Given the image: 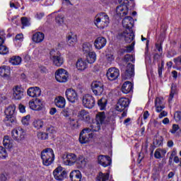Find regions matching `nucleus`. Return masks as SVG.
<instances>
[{
    "instance_id": "1",
    "label": "nucleus",
    "mask_w": 181,
    "mask_h": 181,
    "mask_svg": "<svg viewBox=\"0 0 181 181\" xmlns=\"http://www.w3.org/2000/svg\"><path fill=\"white\" fill-rule=\"evenodd\" d=\"M41 158L45 166H50L54 162V153L50 148H45L41 152Z\"/></svg>"
},
{
    "instance_id": "2",
    "label": "nucleus",
    "mask_w": 181,
    "mask_h": 181,
    "mask_svg": "<svg viewBox=\"0 0 181 181\" xmlns=\"http://www.w3.org/2000/svg\"><path fill=\"white\" fill-rule=\"evenodd\" d=\"M94 23L99 29H104L110 23V17L105 13H100L95 17Z\"/></svg>"
},
{
    "instance_id": "3",
    "label": "nucleus",
    "mask_w": 181,
    "mask_h": 181,
    "mask_svg": "<svg viewBox=\"0 0 181 181\" xmlns=\"http://www.w3.org/2000/svg\"><path fill=\"white\" fill-rule=\"evenodd\" d=\"M105 119V112H101L96 115V122L93 123L90 125L89 129L93 132H97L101 129V124Z\"/></svg>"
},
{
    "instance_id": "4",
    "label": "nucleus",
    "mask_w": 181,
    "mask_h": 181,
    "mask_svg": "<svg viewBox=\"0 0 181 181\" xmlns=\"http://www.w3.org/2000/svg\"><path fill=\"white\" fill-rule=\"evenodd\" d=\"M50 59L54 66L60 67L64 63V59L62 57V54L59 52L54 49H52L49 52Z\"/></svg>"
},
{
    "instance_id": "5",
    "label": "nucleus",
    "mask_w": 181,
    "mask_h": 181,
    "mask_svg": "<svg viewBox=\"0 0 181 181\" xmlns=\"http://www.w3.org/2000/svg\"><path fill=\"white\" fill-rule=\"evenodd\" d=\"M25 135H26V132L21 127H18L11 132L13 139L17 142H22L25 139Z\"/></svg>"
},
{
    "instance_id": "6",
    "label": "nucleus",
    "mask_w": 181,
    "mask_h": 181,
    "mask_svg": "<svg viewBox=\"0 0 181 181\" xmlns=\"http://www.w3.org/2000/svg\"><path fill=\"white\" fill-rule=\"evenodd\" d=\"M90 132H91L90 128L83 129L79 135V142L81 144H88V142H90V140L93 139V136H94V135Z\"/></svg>"
},
{
    "instance_id": "7",
    "label": "nucleus",
    "mask_w": 181,
    "mask_h": 181,
    "mask_svg": "<svg viewBox=\"0 0 181 181\" xmlns=\"http://www.w3.org/2000/svg\"><path fill=\"white\" fill-rule=\"evenodd\" d=\"M129 99L127 98H120L116 105L115 110L116 111H119V112H122V111H125L127 110L128 107H129Z\"/></svg>"
},
{
    "instance_id": "8",
    "label": "nucleus",
    "mask_w": 181,
    "mask_h": 181,
    "mask_svg": "<svg viewBox=\"0 0 181 181\" xmlns=\"http://www.w3.org/2000/svg\"><path fill=\"white\" fill-rule=\"evenodd\" d=\"M135 75V68L134 65L129 63L127 66L125 71L122 74V80H129V78H132Z\"/></svg>"
},
{
    "instance_id": "9",
    "label": "nucleus",
    "mask_w": 181,
    "mask_h": 181,
    "mask_svg": "<svg viewBox=\"0 0 181 181\" xmlns=\"http://www.w3.org/2000/svg\"><path fill=\"white\" fill-rule=\"evenodd\" d=\"M82 103L86 108L91 109L95 105V99L93 95L86 94L82 98Z\"/></svg>"
},
{
    "instance_id": "10",
    "label": "nucleus",
    "mask_w": 181,
    "mask_h": 181,
    "mask_svg": "<svg viewBox=\"0 0 181 181\" xmlns=\"http://www.w3.org/2000/svg\"><path fill=\"white\" fill-rule=\"evenodd\" d=\"M91 90L95 95H101L104 93V83L100 81H93L91 83Z\"/></svg>"
},
{
    "instance_id": "11",
    "label": "nucleus",
    "mask_w": 181,
    "mask_h": 181,
    "mask_svg": "<svg viewBox=\"0 0 181 181\" xmlns=\"http://www.w3.org/2000/svg\"><path fill=\"white\" fill-rule=\"evenodd\" d=\"M55 78L59 83H66L69 78L67 71L64 69H59L55 72Z\"/></svg>"
},
{
    "instance_id": "12",
    "label": "nucleus",
    "mask_w": 181,
    "mask_h": 181,
    "mask_svg": "<svg viewBox=\"0 0 181 181\" xmlns=\"http://www.w3.org/2000/svg\"><path fill=\"white\" fill-rule=\"evenodd\" d=\"M65 95L66 97V100L69 101V103H77L78 101V95H77V92L73 88H68L65 91Z\"/></svg>"
},
{
    "instance_id": "13",
    "label": "nucleus",
    "mask_w": 181,
    "mask_h": 181,
    "mask_svg": "<svg viewBox=\"0 0 181 181\" xmlns=\"http://www.w3.org/2000/svg\"><path fill=\"white\" fill-rule=\"evenodd\" d=\"M23 97H25V90L19 86H15L13 88V100L19 101Z\"/></svg>"
},
{
    "instance_id": "14",
    "label": "nucleus",
    "mask_w": 181,
    "mask_h": 181,
    "mask_svg": "<svg viewBox=\"0 0 181 181\" xmlns=\"http://www.w3.org/2000/svg\"><path fill=\"white\" fill-rule=\"evenodd\" d=\"M63 163L66 166H72L77 161V156L74 153H68L66 155H64L63 158Z\"/></svg>"
},
{
    "instance_id": "15",
    "label": "nucleus",
    "mask_w": 181,
    "mask_h": 181,
    "mask_svg": "<svg viewBox=\"0 0 181 181\" xmlns=\"http://www.w3.org/2000/svg\"><path fill=\"white\" fill-rule=\"evenodd\" d=\"M53 175L56 180L62 181L67 177V171L63 170L62 167H58L54 170Z\"/></svg>"
},
{
    "instance_id": "16",
    "label": "nucleus",
    "mask_w": 181,
    "mask_h": 181,
    "mask_svg": "<svg viewBox=\"0 0 181 181\" xmlns=\"http://www.w3.org/2000/svg\"><path fill=\"white\" fill-rule=\"evenodd\" d=\"M119 36L124 39L126 43H131V42L134 40V37H135V35H134V30H125L119 34Z\"/></svg>"
},
{
    "instance_id": "17",
    "label": "nucleus",
    "mask_w": 181,
    "mask_h": 181,
    "mask_svg": "<svg viewBox=\"0 0 181 181\" xmlns=\"http://www.w3.org/2000/svg\"><path fill=\"white\" fill-rule=\"evenodd\" d=\"M106 76L107 77V80H110V81H114L119 77V70L116 68H110L107 70Z\"/></svg>"
},
{
    "instance_id": "18",
    "label": "nucleus",
    "mask_w": 181,
    "mask_h": 181,
    "mask_svg": "<svg viewBox=\"0 0 181 181\" xmlns=\"http://www.w3.org/2000/svg\"><path fill=\"white\" fill-rule=\"evenodd\" d=\"M29 107L34 111H42V110H43V103H42L40 99L35 98L34 101L29 102Z\"/></svg>"
},
{
    "instance_id": "19",
    "label": "nucleus",
    "mask_w": 181,
    "mask_h": 181,
    "mask_svg": "<svg viewBox=\"0 0 181 181\" xmlns=\"http://www.w3.org/2000/svg\"><path fill=\"white\" fill-rule=\"evenodd\" d=\"M16 110V106L15 105H9L5 111V114L6 115V118H8V121L11 122H13L15 119L13 117H15V111Z\"/></svg>"
},
{
    "instance_id": "20",
    "label": "nucleus",
    "mask_w": 181,
    "mask_h": 181,
    "mask_svg": "<svg viewBox=\"0 0 181 181\" xmlns=\"http://www.w3.org/2000/svg\"><path fill=\"white\" fill-rule=\"evenodd\" d=\"M134 23V18L131 16H127L122 20V26L125 30H132Z\"/></svg>"
},
{
    "instance_id": "21",
    "label": "nucleus",
    "mask_w": 181,
    "mask_h": 181,
    "mask_svg": "<svg viewBox=\"0 0 181 181\" xmlns=\"http://www.w3.org/2000/svg\"><path fill=\"white\" fill-rule=\"evenodd\" d=\"M98 162L99 165H101L103 168H107V166H110L112 163L111 158L110 156L103 155L98 157Z\"/></svg>"
},
{
    "instance_id": "22",
    "label": "nucleus",
    "mask_w": 181,
    "mask_h": 181,
    "mask_svg": "<svg viewBox=\"0 0 181 181\" xmlns=\"http://www.w3.org/2000/svg\"><path fill=\"white\" fill-rule=\"evenodd\" d=\"M107 45V39L104 37H98L94 42V46L98 50H101L103 47H105Z\"/></svg>"
},
{
    "instance_id": "23",
    "label": "nucleus",
    "mask_w": 181,
    "mask_h": 181,
    "mask_svg": "<svg viewBox=\"0 0 181 181\" xmlns=\"http://www.w3.org/2000/svg\"><path fill=\"white\" fill-rule=\"evenodd\" d=\"M27 94L28 95H29V97H40V94H42V90L39 87H31L28 89Z\"/></svg>"
},
{
    "instance_id": "24",
    "label": "nucleus",
    "mask_w": 181,
    "mask_h": 181,
    "mask_svg": "<svg viewBox=\"0 0 181 181\" xmlns=\"http://www.w3.org/2000/svg\"><path fill=\"white\" fill-rule=\"evenodd\" d=\"M132 90H134V85H132V83L126 81L123 83L122 86V92L124 93V94H128L131 93Z\"/></svg>"
},
{
    "instance_id": "25",
    "label": "nucleus",
    "mask_w": 181,
    "mask_h": 181,
    "mask_svg": "<svg viewBox=\"0 0 181 181\" xmlns=\"http://www.w3.org/2000/svg\"><path fill=\"white\" fill-rule=\"evenodd\" d=\"M69 177L71 181H81V172L75 170L70 173Z\"/></svg>"
},
{
    "instance_id": "26",
    "label": "nucleus",
    "mask_w": 181,
    "mask_h": 181,
    "mask_svg": "<svg viewBox=\"0 0 181 181\" xmlns=\"http://www.w3.org/2000/svg\"><path fill=\"white\" fill-rule=\"evenodd\" d=\"M32 40L35 43H42L45 40V34L40 32L35 33L33 34Z\"/></svg>"
},
{
    "instance_id": "27",
    "label": "nucleus",
    "mask_w": 181,
    "mask_h": 181,
    "mask_svg": "<svg viewBox=\"0 0 181 181\" xmlns=\"http://www.w3.org/2000/svg\"><path fill=\"white\" fill-rule=\"evenodd\" d=\"M78 117L79 119L81 121H85V122H88V121H90V115L88 112H87L86 110H81L78 115Z\"/></svg>"
},
{
    "instance_id": "28",
    "label": "nucleus",
    "mask_w": 181,
    "mask_h": 181,
    "mask_svg": "<svg viewBox=\"0 0 181 181\" xmlns=\"http://www.w3.org/2000/svg\"><path fill=\"white\" fill-rule=\"evenodd\" d=\"M116 13L119 15V16H125L128 15V6L119 5L116 8Z\"/></svg>"
},
{
    "instance_id": "29",
    "label": "nucleus",
    "mask_w": 181,
    "mask_h": 181,
    "mask_svg": "<svg viewBox=\"0 0 181 181\" xmlns=\"http://www.w3.org/2000/svg\"><path fill=\"white\" fill-rule=\"evenodd\" d=\"M55 105L58 108H64L66 107V99L62 96H58L54 100Z\"/></svg>"
},
{
    "instance_id": "30",
    "label": "nucleus",
    "mask_w": 181,
    "mask_h": 181,
    "mask_svg": "<svg viewBox=\"0 0 181 181\" xmlns=\"http://www.w3.org/2000/svg\"><path fill=\"white\" fill-rule=\"evenodd\" d=\"M3 145L6 149H11L13 146V140L8 136H5L3 140Z\"/></svg>"
},
{
    "instance_id": "31",
    "label": "nucleus",
    "mask_w": 181,
    "mask_h": 181,
    "mask_svg": "<svg viewBox=\"0 0 181 181\" xmlns=\"http://www.w3.org/2000/svg\"><path fill=\"white\" fill-rule=\"evenodd\" d=\"M11 74V70L8 66H1L0 67V76L4 78H9Z\"/></svg>"
},
{
    "instance_id": "32",
    "label": "nucleus",
    "mask_w": 181,
    "mask_h": 181,
    "mask_svg": "<svg viewBox=\"0 0 181 181\" xmlns=\"http://www.w3.org/2000/svg\"><path fill=\"white\" fill-rule=\"evenodd\" d=\"M76 66L78 70L83 71V70H86V69H87V62L83 60V59H79L76 62Z\"/></svg>"
},
{
    "instance_id": "33",
    "label": "nucleus",
    "mask_w": 181,
    "mask_h": 181,
    "mask_svg": "<svg viewBox=\"0 0 181 181\" xmlns=\"http://www.w3.org/2000/svg\"><path fill=\"white\" fill-rule=\"evenodd\" d=\"M82 49L83 54L88 56V53L91 52L93 50V45L90 42H85L82 45Z\"/></svg>"
},
{
    "instance_id": "34",
    "label": "nucleus",
    "mask_w": 181,
    "mask_h": 181,
    "mask_svg": "<svg viewBox=\"0 0 181 181\" xmlns=\"http://www.w3.org/2000/svg\"><path fill=\"white\" fill-rule=\"evenodd\" d=\"M67 42L70 46H74V45L77 43V35L71 33V34L67 36Z\"/></svg>"
},
{
    "instance_id": "35",
    "label": "nucleus",
    "mask_w": 181,
    "mask_h": 181,
    "mask_svg": "<svg viewBox=\"0 0 181 181\" xmlns=\"http://www.w3.org/2000/svg\"><path fill=\"white\" fill-rule=\"evenodd\" d=\"M108 100L105 98H102L98 101V105L101 111L105 110Z\"/></svg>"
},
{
    "instance_id": "36",
    "label": "nucleus",
    "mask_w": 181,
    "mask_h": 181,
    "mask_svg": "<svg viewBox=\"0 0 181 181\" xmlns=\"http://www.w3.org/2000/svg\"><path fill=\"white\" fill-rule=\"evenodd\" d=\"M9 62L13 64V66H19L22 63V58L19 56H13L10 58Z\"/></svg>"
},
{
    "instance_id": "37",
    "label": "nucleus",
    "mask_w": 181,
    "mask_h": 181,
    "mask_svg": "<svg viewBox=\"0 0 181 181\" xmlns=\"http://www.w3.org/2000/svg\"><path fill=\"white\" fill-rule=\"evenodd\" d=\"M153 146L155 148H159V146H163V137L162 136H156L154 139Z\"/></svg>"
},
{
    "instance_id": "38",
    "label": "nucleus",
    "mask_w": 181,
    "mask_h": 181,
    "mask_svg": "<svg viewBox=\"0 0 181 181\" xmlns=\"http://www.w3.org/2000/svg\"><path fill=\"white\" fill-rule=\"evenodd\" d=\"M88 63H90V64H93V63L95 62V60H97V54L95 52L90 51V53H88Z\"/></svg>"
},
{
    "instance_id": "39",
    "label": "nucleus",
    "mask_w": 181,
    "mask_h": 181,
    "mask_svg": "<svg viewBox=\"0 0 181 181\" xmlns=\"http://www.w3.org/2000/svg\"><path fill=\"white\" fill-rule=\"evenodd\" d=\"M170 132L173 134H176V135H177L179 136L181 134L180 127H179L178 124H173V127L170 130Z\"/></svg>"
},
{
    "instance_id": "40",
    "label": "nucleus",
    "mask_w": 181,
    "mask_h": 181,
    "mask_svg": "<svg viewBox=\"0 0 181 181\" xmlns=\"http://www.w3.org/2000/svg\"><path fill=\"white\" fill-rule=\"evenodd\" d=\"M110 179V174L100 173L97 177L98 181H107Z\"/></svg>"
},
{
    "instance_id": "41",
    "label": "nucleus",
    "mask_w": 181,
    "mask_h": 181,
    "mask_svg": "<svg viewBox=\"0 0 181 181\" xmlns=\"http://www.w3.org/2000/svg\"><path fill=\"white\" fill-rule=\"evenodd\" d=\"M33 125L35 129H40V128H43V121L42 119H35L33 122Z\"/></svg>"
},
{
    "instance_id": "42",
    "label": "nucleus",
    "mask_w": 181,
    "mask_h": 181,
    "mask_svg": "<svg viewBox=\"0 0 181 181\" xmlns=\"http://www.w3.org/2000/svg\"><path fill=\"white\" fill-rule=\"evenodd\" d=\"M76 163L78 165L79 168H84L87 165V161H86L83 156L76 158Z\"/></svg>"
},
{
    "instance_id": "43",
    "label": "nucleus",
    "mask_w": 181,
    "mask_h": 181,
    "mask_svg": "<svg viewBox=\"0 0 181 181\" xmlns=\"http://www.w3.org/2000/svg\"><path fill=\"white\" fill-rule=\"evenodd\" d=\"M134 46H135V42H133L130 45L124 47V48L122 49V53H131L132 50H134Z\"/></svg>"
},
{
    "instance_id": "44",
    "label": "nucleus",
    "mask_w": 181,
    "mask_h": 181,
    "mask_svg": "<svg viewBox=\"0 0 181 181\" xmlns=\"http://www.w3.org/2000/svg\"><path fill=\"white\" fill-rule=\"evenodd\" d=\"M175 93H176V87L173 84L171 86V92L170 93V96L168 98V103H172V100H173V97L175 96Z\"/></svg>"
},
{
    "instance_id": "45",
    "label": "nucleus",
    "mask_w": 181,
    "mask_h": 181,
    "mask_svg": "<svg viewBox=\"0 0 181 181\" xmlns=\"http://www.w3.org/2000/svg\"><path fill=\"white\" fill-rule=\"evenodd\" d=\"M8 157V153L6 152V149L3 146H0V158L6 159Z\"/></svg>"
},
{
    "instance_id": "46",
    "label": "nucleus",
    "mask_w": 181,
    "mask_h": 181,
    "mask_svg": "<svg viewBox=\"0 0 181 181\" xmlns=\"http://www.w3.org/2000/svg\"><path fill=\"white\" fill-rule=\"evenodd\" d=\"M124 62H126V63H128L129 62L135 63V57H134V55L127 54L124 56Z\"/></svg>"
},
{
    "instance_id": "47",
    "label": "nucleus",
    "mask_w": 181,
    "mask_h": 181,
    "mask_svg": "<svg viewBox=\"0 0 181 181\" xmlns=\"http://www.w3.org/2000/svg\"><path fill=\"white\" fill-rule=\"evenodd\" d=\"M160 152H163V153H166V151L162 150L160 148H158L154 153V158L156 159H160L162 158V155H160Z\"/></svg>"
},
{
    "instance_id": "48",
    "label": "nucleus",
    "mask_w": 181,
    "mask_h": 181,
    "mask_svg": "<svg viewBox=\"0 0 181 181\" xmlns=\"http://www.w3.org/2000/svg\"><path fill=\"white\" fill-rule=\"evenodd\" d=\"M46 132L47 134H56V129L54 128V127L50 125V124H47V127H46Z\"/></svg>"
},
{
    "instance_id": "49",
    "label": "nucleus",
    "mask_w": 181,
    "mask_h": 181,
    "mask_svg": "<svg viewBox=\"0 0 181 181\" xmlns=\"http://www.w3.org/2000/svg\"><path fill=\"white\" fill-rule=\"evenodd\" d=\"M49 134L47 133H45V132H40L37 134V138L39 139H41L42 141H45L46 139H47V138H49Z\"/></svg>"
},
{
    "instance_id": "50",
    "label": "nucleus",
    "mask_w": 181,
    "mask_h": 181,
    "mask_svg": "<svg viewBox=\"0 0 181 181\" xmlns=\"http://www.w3.org/2000/svg\"><path fill=\"white\" fill-rule=\"evenodd\" d=\"M55 21H56L57 23H58V25H62V23H64V16L62 14H59L56 17Z\"/></svg>"
},
{
    "instance_id": "51",
    "label": "nucleus",
    "mask_w": 181,
    "mask_h": 181,
    "mask_svg": "<svg viewBox=\"0 0 181 181\" xmlns=\"http://www.w3.org/2000/svg\"><path fill=\"white\" fill-rule=\"evenodd\" d=\"M9 52L8 47L6 46L3 45L2 44L0 45V54H7Z\"/></svg>"
},
{
    "instance_id": "52",
    "label": "nucleus",
    "mask_w": 181,
    "mask_h": 181,
    "mask_svg": "<svg viewBox=\"0 0 181 181\" xmlns=\"http://www.w3.org/2000/svg\"><path fill=\"white\" fill-rule=\"evenodd\" d=\"M30 119V116H29V115H27V116L23 117V119L21 120L23 125L28 126L29 124Z\"/></svg>"
},
{
    "instance_id": "53",
    "label": "nucleus",
    "mask_w": 181,
    "mask_h": 181,
    "mask_svg": "<svg viewBox=\"0 0 181 181\" xmlns=\"http://www.w3.org/2000/svg\"><path fill=\"white\" fill-rule=\"evenodd\" d=\"M174 119L177 122H179V121H181V111H177L174 114Z\"/></svg>"
},
{
    "instance_id": "54",
    "label": "nucleus",
    "mask_w": 181,
    "mask_h": 181,
    "mask_svg": "<svg viewBox=\"0 0 181 181\" xmlns=\"http://www.w3.org/2000/svg\"><path fill=\"white\" fill-rule=\"evenodd\" d=\"M163 105V98H156L155 100V106Z\"/></svg>"
},
{
    "instance_id": "55",
    "label": "nucleus",
    "mask_w": 181,
    "mask_h": 181,
    "mask_svg": "<svg viewBox=\"0 0 181 181\" xmlns=\"http://www.w3.org/2000/svg\"><path fill=\"white\" fill-rule=\"evenodd\" d=\"M21 23L23 26H29V20L26 17H23L21 18Z\"/></svg>"
},
{
    "instance_id": "56",
    "label": "nucleus",
    "mask_w": 181,
    "mask_h": 181,
    "mask_svg": "<svg viewBox=\"0 0 181 181\" xmlns=\"http://www.w3.org/2000/svg\"><path fill=\"white\" fill-rule=\"evenodd\" d=\"M156 49L158 50V52L160 53V54L162 55V52H163L162 43L156 44Z\"/></svg>"
},
{
    "instance_id": "57",
    "label": "nucleus",
    "mask_w": 181,
    "mask_h": 181,
    "mask_svg": "<svg viewBox=\"0 0 181 181\" xmlns=\"http://www.w3.org/2000/svg\"><path fill=\"white\" fill-rule=\"evenodd\" d=\"M173 62L176 64V66H179V63L181 64V57L174 58Z\"/></svg>"
},
{
    "instance_id": "58",
    "label": "nucleus",
    "mask_w": 181,
    "mask_h": 181,
    "mask_svg": "<svg viewBox=\"0 0 181 181\" xmlns=\"http://www.w3.org/2000/svg\"><path fill=\"white\" fill-rule=\"evenodd\" d=\"M119 2L123 6H128V4H129L128 0H119Z\"/></svg>"
},
{
    "instance_id": "59",
    "label": "nucleus",
    "mask_w": 181,
    "mask_h": 181,
    "mask_svg": "<svg viewBox=\"0 0 181 181\" xmlns=\"http://www.w3.org/2000/svg\"><path fill=\"white\" fill-rule=\"evenodd\" d=\"M156 108L157 112H161L162 110H163V108H165V105L156 106Z\"/></svg>"
},
{
    "instance_id": "60",
    "label": "nucleus",
    "mask_w": 181,
    "mask_h": 181,
    "mask_svg": "<svg viewBox=\"0 0 181 181\" xmlns=\"http://www.w3.org/2000/svg\"><path fill=\"white\" fill-rule=\"evenodd\" d=\"M8 180V177H6V175L5 174H1L0 175V180L1 181H6Z\"/></svg>"
},
{
    "instance_id": "61",
    "label": "nucleus",
    "mask_w": 181,
    "mask_h": 181,
    "mask_svg": "<svg viewBox=\"0 0 181 181\" xmlns=\"http://www.w3.org/2000/svg\"><path fill=\"white\" fill-rule=\"evenodd\" d=\"M163 68H162V66H160V64H158V71L159 77H162V71H163Z\"/></svg>"
},
{
    "instance_id": "62",
    "label": "nucleus",
    "mask_w": 181,
    "mask_h": 181,
    "mask_svg": "<svg viewBox=\"0 0 181 181\" xmlns=\"http://www.w3.org/2000/svg\"><path fill=\"white\" fill-rule=\"evenodd\" d=\"M19 110H20V112H25V105H22V104H20L19 105V107H18Z\"/></svg>"
},
{
    "instance_id": "63",
    "label": "nucleus",
    "mask_w": 181,
    "mask_h": 181,
    "mask_svg": "<svg viewBox=\"0 0 181 181\" xmlns=\"http://www.w3.org/2000/svg\"><path fill=\"white\" fill-rule=\"evenodd\" d=\"M57 112V110L55 107H52L49 111L50 115H54V114Z\"/></svg>"
},
{
    "instance_id": "64",
    "label": "nucleus",
    "mask_w": 181,
    "mask_h": 181,
    "mask_svg": "<svg viewBox=\"0 0 181 181\" xmlns=\"http://www.w3.org/2000/svg\"><path fill=\"white\" fill-rule=\"evenodd\" d=\"M40 70L41 73H47V69H46L45 66H40Z\"/></svg>"
}]
</instances>
